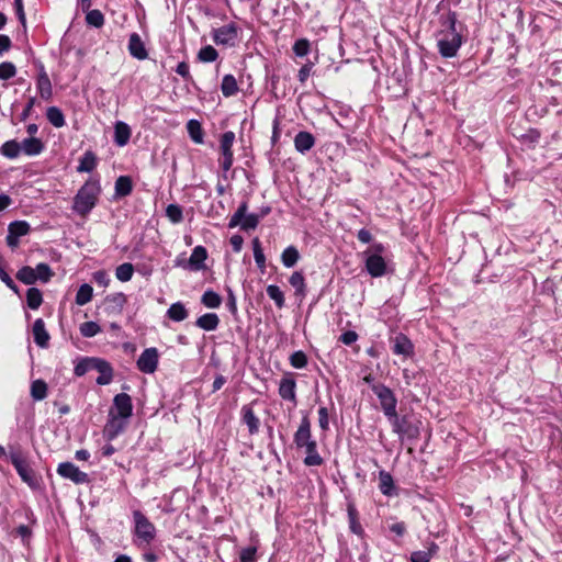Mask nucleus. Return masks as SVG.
I'll use <instances>...</instances> for the list:
<instances>
[{
    "label": "nucleus",
    "mask_w": 562,
    "mask_h": 562,
    "mask_svg": "<svg viewBox=\"0 0 562 562\" xmlns=\"http://www.w3.org/2000/svg\"><path fill=\"white\" fill-rule=\"evenodd\" d=\"M457 13L449 11L439 19L440 29L436 32L437 48L441 57L453 58L463 44V37L457 30Z\"/></svg>",
    "instance_id": "1"
},
{
    "label": "nucleus",
    "mask_w": 562,
    "mask_h": 562,
    "mask_svg": "<svg viewBox=\"0 0 562 562\" xmlns=\"http://www.w3.org/2000/svg\"><path fill=\"white\" fill-rule=\"evenodd\" d=\"M100 193L101 186L98 179L86 181L74 198V212L81 216L88 215L95 206Z\"/></svg>",
    "instance_id": "2"
},
{
    "label": "nucleus",
    "mask_w": 562,
    "mask_h": 562,
    "mask_svg": "<svg viewBox=\"0 0 562 562\" xmlns=\"http://www.w3.org/2000/svg\"><path fill=\"white\" fill-rule=\"evenodd\" d=\"M132 533L135 544L148 546L155 540L157 533L156 527L143 512L139 509H134L132 512Z\"/></svg>",
    "instance_id": "3"
},
{
    "label": "nucleus",
    "mask_w": 562,
    "mask_h": 562,
    "mask_svg": "<svg viewBox=\"0 0 562 562\" xmlns=\"http://www.w3.org/2000/svg\"><path fill=\"white\" fill-rule=\"evenodd\" d=\"M9 458L22 481L33 491L38 490L42 484V477L31 468L21 451L11 450Z\"/></svg>",
    "instance_id": "4"
},
{
    "label": "nucleus",
    "mask_w": 562,
    "mask_h": 562,
    "mask_svg": "<svg viewBox=\"0 0 562 562\" xmlns=\"http://www.w3.org/2000/svg\"><path fill=\"white\" fill-rule=\"evenodd\" d=\"M389 422L392 425V429L398 435L400 439L415 441L420 436V422L412 420L407 415L400 417L395 414V417H391Z\"/></svg>",
    "instance_id": "5"
},
{
    "label": "nucleus",
    "mask_w": 562,
    "mask_h": 562,
    "mask_svg": "<svg viewBox=\"0 0 562 562\" xmlns=\"http://www.w3.org/2000/svg\"><path fill=\"white\" fill-rule=\"evenodd\" d=\"M371 390L379 398L381 408L387 420L391 417H395V414H397V398L394 392L383 383L372 384Z\"/></svg>",
    "instance_id": "6"
},
{
    "label": "nucleus",
    "mask_w": 562,
    "mask_h": 562,
    "mask_svg": "<svg viewBox=\"0 0 562 562\" xmlns=\"http://www.w3.org/2000/svg\"><path fill=\"white\" fill-rule=\"evenodd\" d=\"M248 204L246 201L241 202L236 212L229 218L228 227L234 228L240 226L244 231L255 229L261 216L255 213L247 214Z\"/></svg>",
    "instance_id": "7"
},
{
    "label": "nucleus",
    "mask_w": 562,
    "mask_h": 562,
    "mask_svg": "<svg viewBox=\"0 0 562 562\" xmlns=\"http://www.w3.org/2000/svg\"><path fill=\"white\" fill-rule=\"evenodd\" d=\"M239 29L232 22L212 31V40L216 45L233 47L238 42Z\"/></svg>",
    "instance_id": "8"
},
{
    "label": "nucleus",
    "mask_w": 562,
    "mask_h": 562,
    "mask_svg": "<svg viewBox=\"0 0 562 562\" xmlns=\"http://www.w3.org/2000/svg\"><path fill=\"white\" fill-rule=\"evenodd\" d=\"M235 142V133L227 131L222 134L220 139V149L222 157L220 158V166L224 172H227L234 161L233 145Z\"/></svg>",
    "instance_id": "9"
},
{
    "label": "nucleus",
    "mask_w": 562,
    "mask_h": 562,
    "mask_svg": "<svg viewBox=\"0 0 562 562\" xmlns=\"http://www.w3.org/2000/svg\"><path fill=\"white\" fill-rule=\"evenodd\" d=\"M56 472L63 479L69 480L75 484H87L90 482L89 475L72 462L59 463Z\"/></svg>",
    "instance_id": "10"
},
{
    "label": "nucleus",
    "mask_w": 562,
    "mask_h": 562,
    "mask_svg": "<svg viewBox=\"0 0 562 562\" xmlns=\"http://www.w3.org/2000/svg\"><path fill=\"white\" fill-rule=\"evenodd\" d=\"M159 353L157 348H146L136 361L137 369L146 374L154 373L158 368Z\"/></svg>",
    "instance_id": "11"
},
{
    "label": "nucleus",
    "mask_w": 562,
    "mask_h": 562,
    "mask_svg": "<svg viewBox=\"0 0 562 562\" xmlns=\"http://www.w3.org/2000/svg\"><path fill=\"white\" fill-rule=\"evenodd\" d=\"M366 260V270L372 278H380L387 273V262L378 254L363 252Z\"/></svg>",
    "instance_id": "12"
},
{
    "label": "nucleus",
    "mask_w": 562,
    "mask_h": 562,
    "mask_svg": "<svg viewBox=\"0 0 562 562\" xmlns=\"http://www.w3.org/2000/svg\"><path fill=\"white\" fill-rule=\"evenodd\" d=\"M128 419L109 413L106 424L103 428V437L112 441L117 438L127 427Z\"/></svg>",
    "instance_id": "13"
},
{
    "label": "nucleus",
    "mask_w": 562,
    "mask_h": 562,
    "mask_svg": "<svg viewBox=\"0 0 562 562\" xmlns=\"http://www.w3.org/2000/svg\"><path fill=\"white\" fill-rule=\"evenodd\" d=\"M109 413L130 419L133 415L132 397L127 393L116 394L113 398V405Z\"/></svg>",
    "instance_id": "14"
},
{
    "label": "nucleus",
    "mask_w": 562,
    "mask_h": 562,
    "mask_svg": "<svg viewBox=\"0 0 562 562\" xmlns=\"http://www.w3.org/2000/svg\"><path fill=\"white\" fill-rule=\"evenodd\" d=\"M278 393L283 401L292 403L293 406L297 405L296 382L292 373L283 374L279 382Z\"/></svg>",
    "instance_id": "15"
},
{
    "label": "nucleus",
    "mask_w": 562,
    "mask_h": 562,
    "mask_svg": "<svg viewBox=\"0 0 562 562\" xmlns=\"http://www.w3.org/2000/svg\"><path fill=\"white\" fill-rule=\"evenodd\" d=\"M31 227L26 221H14L8 226V235L5 237L7 245L14 249L20 243V237L29 234Z\"/></svg>",
    "instance_id": "16"
},
{
    "label": "nucleus",
    "mask_w": 562,
    "mask_h": 562,
    "mask_svg": "<svg viewBox=\"0 0 562 562\" xmlns=\"http://www.w3.org/2000/svg\"><path fill=\"white\" fill-rule=\"evenodd\" d=\"M392 352L404 358H409L414 355V345L411 339L403 333L396 334L391 338Z\"/></svg>",
    "instance_id": "17"
},
{
    "label": "nucleus",
    "mask_w": 562,
    "mask_h": 562,
    "mask_svg": "<svg viewBox=\"0 0 562 562\" xmlns=\"http://www.w3.org/2000/svg\"><path fill=\"white\" fill-rule=\"evenodd\" d=\"M257 401H254L250 404L243 405L240 408V419L241 423L245 424L248 428V432L252 436L258 434L260 427V419L256 415L252 405Z\"/></svg>",
    "instance_id": "18"
},
{
    "label": "nucleus",
    "mask_w": 562,
    "mask_h": 562,
    "mask_svg": "<svg viewBox=\"0 0 562 562\" xmlns=\"http://www.w3.org/2000/svg\"><path fill=\"white\" fill-rule=\"evenodd\" d=\"M92 371H98L100 375L95 379L98 385H108L113 380V368L110 362L101 358H94Z\"/></svg>",
    "instance_id": "19"
},
{
    "label": "nucleus",
    "mask_w": 562,
    "mask_h": 562,
    "mask_svg": "<svg viewBox=\"0 0 562 562\" xmlns=\"http://www.w3.org/2000/svg\"><path fill=\"white\" fill-rule=\"evenodd\" d=\"M293 440L296 448L299 449H302L303 447L307 446L308 442L314 441L311 431V420L307 416L302 417L299 428L294 434Z\"/></svg>",
    "instance_id": "20"
},
{
    "label": "nucleus",
    "mask_w": 562,
    "mask_h": 562,
    "mask_svg": "<svg viewBox=\"0 0 562 562\" xmlns=\"http://www.w3.org/2000/svg\"><path fill=\"white\" fill-rule=\"evenodd\" d=\"M36 89H37L40 97L43 100L48 101L52 99V97H53L52 82H50V79H49L43 65H41L40 71L36 77Z\"/></svg>",
    "instance_id": "21"
},
{
    "label": "nucleus",
    "mask_w": 562,
    "mask_h": 562,
    "mask_svg": "<svg viewBox=\"0 0 562 562\" xmlns=\"http://www.w3.org/2000/svg\"><path fill=\"white\" fill-rule=\"evenodd\" d=\"M207 258V251L203 246H196L193 248L186 268L191 271H200L205 268V260Z\"/></svg>",
    "instance_id": "22"
},
{
    "label": "nucleus",
    "mask_w": 562,
    "mask_h": 562,
    "mask_svg": "<svg viewBox=\"0 0 562 562\" xmlns=\"http://www.w3.org/2000/svg\"><path fill=\"white\" fill-rule=\"evenodd\" d=\"M127 48L131 56L138 60H144L148 57L147 49L138 33L130 35Z\"/></svg>",
    "instance_id": "23"
},
{
    "label": "nucleus",
    "mask_w": 562,
    "mask_h": 562,
    "mask_svg": "<svg viewBox=\"0 0 562 562\" xmlns=\"http://www.w3.org/2000/svg\"><path fill=\"white\" fill-rule=\"evenodd\" d=\"M315 142V137L312 133L300 131L294 137L295 150L300 154H306L314 147Z\"/></svg>",
    "instance_id": "24"
},
{
    "label": "nucleus",
    "mask_w": 562,
    "mask_h": 562,
    "mask_svg": "<svg viewBox=\"0 0 562 562\" xmlns=\"http://www.w3.org/2000/svg\"><path fill=\"white\" fill-rule=\"evenodd\" d=\"M132 135L130 125L123 121H117L114 124V136L113 140L119 147H124L128 144Z\"/></svg>",
    "instance_id": "25"
},
{
    "label": "nucleus",
    "mask_w": 562,
    "mask_h": 562,
    "mask_svg": "<svg viewBox=\"0 0 562 562\" xmlns=\"http://www.w3.org/2000/svg\"><path fill=\"white\" fill-rule=\"evenodd\" d=\"M347 515L350 531L359 537H363L364 529L360 524L359 513L356 508V505L351 501L347 503Z\"/></svg>",
    "instance_id": "26"
},
{
    "label": "nucleus",
    "mask_w": 562,
    "mask_h": 562,
    "mask_svg": "<svg viewBox=\"0 0 562 562\" xmlns=\"http://www.w3.org/2000/svg\"><path fill=\"white\" fill-rule=\"evenodd\" d=\"M379 488L380 492L387 497L397 495L393 476L384 470L379 472Z\"/></svg>",
    "instance_id": "27"
},
{
    "label": "nucleus",
    "mask_w": 562,
    "mask_h": 562,
    "mask_svg": "<svg viewBox=\"0 0 562 562\" xmlns=\"http://www.w3.org/2000/svg\"><path fill=\"white\" fill-rule=\"evenodd\" d=\"M32 333H33V337H34V342L38 347L45 348L48 346L49 334L47 333V330L45 328V323L42 318L35 319V322L33 324Z\"/></svg>",
    "instance_id": "28"
},
{
    "label": "nucleus",
    "mask_w": 562,
    "mask_h": 562,
    "mask_svg": "<svg viewBox=\"0 0 562 562\" xmlns=\"http://www.w3.org/2000/svg\"><path fill=\"white\" fill-rule=\"evenodd\" d=\"M305 449V458L304 464L307 467H318L322 465L324 460L317 451V442L314 440L308 442L307 446L303 447Z\"/></svg>",
    "instance_id": "29"
},
{
    "label": "nucleus",
    "mask_w": 562,
    "mask_h": 562,
    "mask_svg": "<svg viewBox=\"0 0 562 562\" xmlns=\"http://www.w3.org/2000/svg\"><path fill=\"white\" fill-rule=\"evenodd\" d=\"M21 148L27 156H37L44 150L45 145L40 138L29 137L22 140Z\"/></svg>",
    "instance_id": "30"
},
{
    "label": "nucleus",
    "mask_w": 562,
    "mask_h": 562,
    "mask_svg": "<svg viewBox=\"0 0 562 562\" xmlns=\"http://www.w3.org/2000/svg\"><path fill=\"white\" fill-rule=\"evenodd\" d=\"M220 318L215 313H205L198 317L195 325L206 331L215 330L218 327Z\"/></svg>",
    "instance_id": "31"
},
{
    "label": "nucleus",
    "mask_w": 562,
    "mask_h": 562,
    "mask_svg": "<svg viewBox=\"0 0 562 562\" xmlns=\"http://www.w3.org/2000/svg\"><path fill=\"white\" fill-rule=\"evenodd\" d=\"M166 316L173 322H182L189 316V311L182 302H176L169 306Z\"/></svg>",
    "instance_id": "32"
},
{
    "label": "nucleus",
    "mask_w": 562,
    "mask_h": 562,
    "mask_svg": "<svg viewBox=\"0 0 562 562\" xmlns=\"http://www.w3.org/2000/svg\"><path fill=\"white\" fill-rule=\"evenodd\" d=\"M251 544L243 548L239 552L240 562H257V551L259 548V540L257 536L251 537Z\"/></svg>",
    "instance_id": "33"
},
{
    "label": "nucleus",
    "mask_w": 562,
    "mask_h": 562,
    "mask_svg": "<svg viewBox=\"0 0 562 562\" xmlns=\"http://www.w3.org/2000/svg\"><path fill=\"white\" fill-rule=\"evenodd\" d=\"M289 283L294 288L296 296L301 299L306 296L305 278L301 271L293 272L289 279Z\"/></svg>",
    "instance_id": "34"
},
{
    "label": "nucleus",
    "mask_w": 562,
    "mask_h": 562,
    "mask_svg": "<svg viewBox=\"0 0 562 562\" xmlns=\"http://www.w3.org/2000/svg\"><path fill=\"white\" fill-rule=\"evenodd\" d=\"M97 156L93 151L87 150L79 160L77 171L79 172H91L97 167Z\"/></svg>",
    "instance_id": "35"
},
{
    "label": "nucleus",
    "mask_w": 562,
    "mask_h": 562,
    "mask_svg": "<svg viewBox=\"0 0 562 562\" xmlns=\"http://www.w3.org/2000/svg\"><path fill=\"white\" fill-rule=\"evenodd\" d=\"M21 151V143L16 142L15 139L8 140L0 147V154L9 159L18 158Z\"/></svg>",
    "instance_id": "36"
},
{
    "label": "nucleus",
    "mask_w": 562,
    "mask_h": 562,
    "mask_svg": "<svg viewBox=\"0 0 562 562\" xmlns=\"http://www.w3.org/2000/svg\"><path fill=\"white\" fill-rule=\"evenodd\" d=\"M221 91L226 98L233 97L238 92V85L233 75L228 74L223 77Z\"/></svg>",
    "instance_id": "37"
},
{
    "label": "nucleus",
    "mask_w": 562,
    "mask_h": 562,
    "mask_svg": "<svg viewBox=\"0 0 562 562\" xmlns=\"http://www.w3.org/2000/svg\"><path fill=\"white\" fill-rule=\"evenodd\" d=\"M115 194L117 196H127L133 190V183L128 176H120L115 180Z\"/></svg>",
    "instance_id": "38"
},
{
    "label": "nucleus",
    "mask_w": 562,
    "mask_h": 562,
    "mask_svg": "<svg viewBox=\"0 0 562 562\" xmlns=\"http://www.w3.org/2000/svg\"><path fill=\"white\" fill-rule=\"evenodd\" d=\"M46 117L48 122L57 128L63 127L66 124L65 115L63 111L57 106L47 108Z\"/></svg>",
    "instance_id": "39"
},
{
    "label": "nucleus",
    "mask_w": 562,
    "mask_h": 562,
    "mask_svg": "<svg viewBox=\"0 0 562 562\" xmlns=\"http://www.w3.org/2000/svg\"><path fill=\"white\" fill-rule=\"evenodd\" d=\"M187 131H188L191 139L195 144H203L204 134H203L202 125L198 120L192 119V120L188 121Z\"/></svg>",
    "instance_id": "40"
},
{
    "label": "nucleus",
    "mask_w": 562,
    "mask_h": 562,
    "mask_svg": "<svg viewBox=\"0 0 562 562\" xmlns=\"http://www.w3.org/2000/svg\"><path fill=\"white\" fill-rule=\"evenodd\" d=\"M299 258V250L294 246L286 247L281 255V261L283 266L286 268H292L293 266H295Z\"/></svg>",
    "instance_id": "41"
},
{
    "label": "nucleus",
    "mask_w": 562,
    "mask_h": 562,
    "mask_svg": "<svg viewBox=\"0 0 562 562\" xmlns=\"http://www.w3.org/2000/svg\"><path fill=\"white\" fill-rule=\"evenodd\" d=\"M93 296V289L90 284L83 283L76 293V304L82 306L89 303Z\"/></svg>",
    "instance_id": "42"
},
{
    "label": "nucleus",
    "mask_w": 562,
    "mask_h": 562,
    "mask_svg": "<svg viewBox=\"0 0 562 562\" xmlns=\"http://www.w3.org/2000/svg\"><path fill=\"white\" fill-rule=\"evenodd\" d=\"M31 396L34 401H42L47 396V384L44 380H35L31 384Z\"/></svg>",
    "instance_id": "43"
},
{
    "label": "nucleus",
    "mask_w": 562,
    "mask_h": 562,
    "mask_svg": "<svg viewBox=\"0 0 562 562\" xmlns=\"http://www.w3.org/2000/svg\"><path fill=\"white\" fill-rule=\"evenodd\" d=\"M201 303L209 308H217L222 303V297L213 290H206L201 296Z\"/></svg>",
    "instance_id": "44"
},
{
    "label": "nucleus",
    "mask_w": 562,
    "mask_h": 562,
    "mask_svg": "<svg viewBox=\"0 0 562 562\" xmlns=\"http://www.w3.org/2000/svg\"><path fill=\"white\" fill-rule=\"evenodd\" d=\"M252 244V251H254V258L257 267L260 270H265L266 268V256L263 254V249L261 247V243L258 237H255L251 241Z\"/></svg>",
    "instance_id": "45"
},
{
    "label": "nucleus",
    "mask_w": 562,
    "mask_h": 562,
    "mask_svg": "<svg viewBox=\"0 0 562 562\" xmlns=\"http://www.w3.org/2000/svg\"><path fill=\"white\" fill-rule=\"evenodd\" d=\"M43 302L42 292L37 288H30L26 291V303L31 310H37Z\"/></svg>",
    "instance_id": "46"
},
{
    "label": "nucleus",
    "mask_w": 562,
    "mask_h": 562,
    "mask_svg": "<svg viewBox=\"0 0 562 562\" xmlns=\"http://www.w3.org/2000/svg\"><path fill=\"white\" fill-rule=\"evenodd\" d=\"M134 274V266L130 262H124L116 267L115 277L121 282H127Z\"/></svg>",
    "instance_id": "47"
},
{
    "label": "nucleus",
    "mask_w": 562,
    "mask_h": 562,
    "mask_svg": "<svg viewBox=\"0 0 562 562\" xmlns=\"http://www.w3.org/2000/svg\"><path fill=\"white\" fill-rule=\"evenodd\" d=\"M16 278L24 284H34L37 281V277L35 276V270L30 266L22 267L18 273Z\"/></svg>",
    "instance_id": "48"
},
{
    "label": "nucleus",
    "mask_w": 562,
    "mask_h": 562,
    "mask_svg": "<svg viewBox=\"0 0 562 562\" xmlns=\"http://www.w3.org/2000/svg\"><path fill=\"white\" fill-rule=\"evenodd\" d=\"M86 23L97 29L102 27L104 24V15L98 9L89 10L86 14Z\"/></svg>",
    "instance_id": "49"
},
{
    "label": "nucleus",
    "mask_w": 562,
    "mask_h": 562,
    "mask_svg": "<svg viewBox=\"0 0 562 562\" xmlns=\"http://www.w3.org/2000/svg\"><path fill=\"white\" fill-rule=\"evenodd\" d=\"M266 291L268 296L276 303L278 308H282L284 306V295L278 285L269 284Z\"/></svg>",
    "instance_id": "50"
},
{
    "label": "nucleus",
    "mask_w": 562,
    "mask_h": 562,
    "mask_svg": "<svg viewBox=\"0 0 562 562\" xmlns=\"http://www.w3.org/2000/svg\"><path fill=\"white\" fill-rule=\"evenodd\" d=\"M166 216L172 224H179L183 221L182 207L178 204H169L166 207Z\"/></svg>",
    "instance_id": "51"
},
{
    "label": "nucleus",
    "mask_w": 562,
    "mask_h": 562,
    "mask_svg": "<svg viewBox=\"0 0 562 562\" xmlns=\"http://www.w3.org/2000/svg\"><path fill=\"white\" fill-rule=\"evenodd\" d=\"M81 336L91 338L101 333V327L98 323L89 321L85 322L79 327Z\"/></svg>",
    "instance_id": "52"
},
{
    "label": "nucleus",
    "mask_w": 562,
    "mask_h": 562,
    "mask_svg": "<svg viewBox=\"0 0 562 562\" xmlns=\"http://www.w3.org/2000/svg\"><path fill=\"white\" fill-rule=\"evenodd\" d=\"M217 57H218L217 50L211 45H206V46L202 47L198 54L199 60H201L203 63L215 61L217 59Z\"/></svg>",
    "instance_id": "53"
},
{
    "label": "nucleus",
    "mask_w": 562,
    "mask_h": 562,
    "mask_svg": "<svg viewBox=\"0 0 562 562\" xmlns=\"http://www.w3.org/2000/svg\"><path fill=\"white\" fill-rule=\"evenodd\" d=\"M290 364L295 369H303L307 366V356L304 351H294L289 358Z\"/></svg>",
    "instance_id": "54"
},
{
    "label": "nucleus",
    "mask_w": 562,
    "mask_h": 562,
    "mask_svg": "<svg viewBox=\"0 0 562 562\" xmlns=\"http://www.w3.org/2000/svg\"><path fill=\"white\" fill-rule=\"evenodd\" d=\"M94 357H87L81 359L74 368V373L77 376H82L87 372L92 371V364H93Z\"/></svg>",
    "instance_id": "55"
},
{
    "label": "nucleus",
    "mask_w": 562,
    "mask_h": 562,
    "mask_svg": "<svg viewBox=\"0 0 562 562\" xmlns=\"http://www.w3.org/2000/svg\"><path fill=\"white\" fill-rule=\"evenodd\" d=\"M33 269L35 270V276L37 277V280L44 283L48 282L54 274L50 267L44 262L36 265V267Z\"/></svg>",
    "instance_id": "56"
},
{
    "label": "nucleus",
    "mask_w": 562,
    "mask_h": 562,
    "mask_svg": "<svg viewBox=\"0 0 562 562\" xmlns=\"http://www.w3.org/2000/svg\"><path fill=\"white\" fill-rule=\"evenodd\" d=\"M16 75V67L11 61L0 64V80H9Z\"/></svg>",
    "instance_id": "57"
},
{
    "label": "nucleus",
    "mask_w": 562,
    "mask_h": 562,
    "mask_svg": "<svg viewBox=\"0 0 562 562\" xmlns=\"http://www.w3.org/2000/svg\"><path fill=\"white\" fill-rule=\"evenodd\" d=\"M311 44L306 38H300L295 41L293 45V52L299 57H304L310 53Z\"/></svg>",
    "instance_id": "58"
},
{
    "label": "nucleus",
    "mask_w": 562,
    "mask_h": 562,
    "mask_svg": "<svg viewBox=\"0 0 562 562\" xmlns=\"http://www.w3.org/2000/svg\"><path fill=\"white\" fill-rule=\"evenodd\" d=\"M0 280L12 291L18 293V286L14 283L13 279L10 277V274L5 271L3 265H2V258H0Z\"/></svg>",
    "instance_id": "59"
},
{
    "label": "nucleus",
    "mask_w": 562,
    "mask_h": 562,
    "mask_svg": "<svg viewBox=\"0 0 562 562\" xmlns=\"http://www.w3.org/2000/svg\"><path fill=\"white\" fill-rule=\"evenodd\" d=\"M540 132L537 128H530L525 134L521 135V140L525 144L535 145L540 139Z\"/></svg>",
    "instance_id": "60"
},
{
    "label": "nucleus",
    "mask_w": 562,
    "mask_h": 562,
    "mask_svg": "<svg viewBox=\"0 0 562 562\" xmlns=\"http://www.w3.org/2000/svg\"><path fill=\"white\" fill-rule=\"evenodd\" d=\"M317 413L321 429L327 431L329 429V414L327 407L321 406Z\"/></svg>",
    "instance_id": "61"
},
{
    "label": "nucleus",
    "mask_w": 562,
    "mask_h": 562,
    "mask_svg": "<svg viewBox=\"0 0 562 562\" xmlns=\"http://www.w3.org/2000/svg\"><path fill=\"white\" fill-rule=\"evenodd\" d=\"M93 281L103 288H106L110 284V277L106 271L98 270L93 273Z\"/></svg>",
    "instance_id": "62"
},
{
    "label": "nucleus",
    "mask_w": 562,
    "mask_h": 562,
    "mask_svg": "<svg viewBox=\"0 0 562 562\" xmlns=\"http://www.w3.org/2000/svg\"><path fill=\"white\" fill-rule=\"evenodd\" d=\"M432 558L431 551H414L411 554V561L412 562H429Z\"/></svg>",
    "instance_id": "63"
},
{
    "label": "nucleus",
    "mask_w": 562,
    "mask_h": 562,
    "mask_svg": "<svg viewBox=\"0 0 562 562\" xmlns=\"http://www.w3.org/2000/svg\"><path fill=\"white\" fill-rule=\"evenodd\" d=\"M358 337L355 330H347L339 336V341L346 346H350L358 340Z\"/></svg>",
    "instance_id": "64"
}]
</instances>
